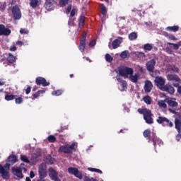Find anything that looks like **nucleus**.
I'll list each match as a JSON object with an SVG mask.
<instances>
[{"label": "nucleus", "mask_w": 181, "mask_h": 181, "mask_svg": "<svg viewBox=\"0 0 181 181\" xmlns=\"http://www.w3.org/2000/svg\"><path fill=\"white\" fill-rule=\"evenodd\" d=\"M138 112L139 114H142L144 115V119L146 121V124H148L151 125V124H153V118H152V112L149 109H142L139 108L138 109Z\"/></svg>", "instance_id": "obj_1"}, {"label": "nucleus", "mask_w": 181, "mask_h": 181, "mask_svg": "<svg viewBox=\"0 0 181 181\" xmlns=\"http://www.w3.org/2000/svg\"><path fill=\"white\" fill-rule=\"evenodd\" d=\"M23 163H21L20 167L15 168L13 167L11 169V172L14 176H16L19 179H23V174H22V172L24 171L25 173H26L27 170L23 167Z\"/></svg>", "instance_id": "obj_2"}, {"label": "nucleus", "mask_w": 181, "mask_h": 181, "mask_svg": "<svg viewBox=\"0 0 181 181\" xmlns=\"http://www.w3.org/2000/svg\"><path fill=\"white\" fill-rule=\"evenodd\" d=\"M119 74L124 78H128L131 74H134V69L128 66H120L119 67Z\"/></svg>", "instance_id": "obj_3"}, {"label": "nucleus", "mask_w": 181, "mask_h": 181, "mask_svg": "<svg viewBox=\"0 0 181 181\" xmlns=\"http://www.w3.org/2000/svg\"><path fill=\"white\" fill-rule=\"evenodd\" d=\"M75 146V143H73L71 145L66 144L62 146L59 149V152H63L64 153H73V151H76Z\"/></svg>", "instance_id": "obj_4"}, {"label": "nucleus", "mask_w": 181, "mask_h": 181, "mask_svg": "<svg viewBox=\"0 0 181 181\" xmlns=\"http://www.w3.org/2000/svg\"><path fill=\"white\" fill-rule=\"evenodd\" d=\"M0 175L3 179H8L9 177V167L6 164L4 166L0 165Z\"/></svg>", "instance_id": "obj_5"}, {"label": "nucleus", "mask_w": 181, "mask_h": 181, "mask_svg": "<svg viewBox=\"0 0 181 181\" xmlns=\"http://www.w3.org/2000/svg\"><path fill=\"white\" fill-rule=\"evenodd\" d=\"M155 84L160 90H163V88L165 87V83H166V79L163 78L160 76L156 77L154 80Z\"/></svg>", "instance_id": "obj_6"}, {"label": "nucleus", "mask_w": 181, "mask_h": 181, "mask_svg": "<svg viewBox=\"0 0 181 181\" xmlns=\"http://www.w3.org/2000/svg\"><path fill=\"white\" fill-rule=\"evenodd\" d=\"M167 79L168 80V81H173L174 83V87H179L180 78L177 75L169 74L167 76Z\"/></svg>", "instance_id": "obj_7"}, {"label": "nucleus", "mask_w": 181, "mask_h": 181, "mask_svg": "<svg viewBox=\"0 0 181 181\" xmlns=\"http://www.w3.org/2000/svg\"><path fill=\"white\" fill-rule=\"evenodd\" d=\"M68 172L71 173V175H74V176H76V177H78V179H83V175H81V173H80L78 169L76 168H68Z\"/></svg>", "instance_id": "obj_8"}, {"label": "nucleus", "mask_w": 181, "mask_h": 181, "mask_svg": "<svg viewBox=\"0 0 181 181\" xmlns=\"http://www.w3.org/2000/svg\"><path fill=\"white\" fill-rule=\"evenodd\" d=\"M155 64H156V61L155 59H151L146 63V69L150 73H153L155 70Z\"/></svg>", "instance_id": "obj_9"}, {"label": "nucleus", "mask_w": 181, "mask_h": 181, "mask_svg": "<svg viewBox=\"0 0 181 181\" xmlns=\"http://www.w3.org/2000/svg\"><path fill=\"white\" fill-rule=\"evenodd\" d=\"M13 15L14 17V19L19 20L21 18H22V13H21V9H19V7L14 6L13 7Z\"/></svg>", "instance_id": "obj_10"}, {"label": "nucleus", "mask_w": 181, "mask_h": 181, "mask_svg": "<svg viewBox=\"0 0 181 181\" xmlns=\"http://www.w3.org/2000/svg\"><path fill=\"white\" fill-rule=\"evenodd\" d=\"M11 35V30L5 28V25H0V36H9Z\"/></svg>", "instance_id": "obj_11"}, {"label": "nucleus", "mask_w": 181, "mask_h": 181, "mask_svg": "<svg viewBox=\"0 0 181 181\" xmlns=\"http://www.w3.org/2000/svg\"><path fill=\"white\" fill-rule=\"evenodd\" d=\"M17 161H18V158H16V156L11 155L6 160L7 163L6 165L9 168H11V165H13L14 163H16Z\"/></svg>", "instance_id": "obj_12"}, {"label": "nucleus", "mask_w": 181, "mask_h": 181, "mask_svg": "<svg viewBox=\"0 0 181 181\" xmlns=\"http://www.w3.org/2000/svg\"><path fill=\"white\" fill-rule=\"evenodd\" d=\"M36 84H37V86H42L43 87H47V86H49V83H47V81H46V79H45L44 78L42 77H38L36 78L35 81Z\"/></svg>", "instance_id": "obj_13"}, {"label": "nucleus", "mask_w": 181, "mask_h": 181, "mask_svg": "<svg viewBox=\"0 0 181 181\" xmlns=\"http://www.w3.org/2000/svg\"><path fill=\"white\" fill-rule=\"evenodd\" d=\"M161 91H166L169 94H175V88L172 85L167 84L161 89Z\"/></svg>", "instance_id": "obj_14"}, {"label": "nucleus", "mask_w": 181, "mask_h": 181, "mask_svg": "<svg viewBox=\"0 0 181 181\" xmlns=\"http://www.w3.org/2000/svg\"><path fill=\"white\" fill-rule=\"evenodd\" d=\"M153 87V85L152 84V82H151L150 81H146L145 82L144 91L146 93H151Z\"/></svg>", "instance_id": "obj_15"}, {"label": "nucleus", "mask_w": 181, "mask_h": 181, "mask_svg": "<svg viewBox=\"0 0 181 181\" xmlns=\"http://www.w3.org/2000/svg\"><path fill=\"white\" fill-rule=\"evenodd\" d=\"M122 42V37H118L117 39L115 40L112 43V46L113 49H118Z\"/></svg>", "instance_id": "obj_16"}, {"label": "nucleus", "mask_w": 181, "mask_h": 181, "mask_svg": "<svg viewBox=\"0 0 181 181\" xmlns=\"http://www.w3.org/2000/svg\"><path fill=\"white\" fill-rule=\"evenodd\" d=\"M141 75L139 74H135L134 75L131 74L128 78L132 83H138V79L140 78Z\"/></svg>", "instance_id": "obj_17"}, {"label": "nucleus", "mask_w": 181, "mask_h": 181, "mask_svg": "<svg viewBox=\"0 0 181 181\" xmlns=\"http://www.w3.org/2000/svg\"><path fill=\"white\" fill-rule=\"evenodd\" d=\"M165 101H166L170 107H177V102H176L175 98H168Z\"/></svg>", "instance_id": "obj_18"}, {"label": "nucleus", "mask_w": 181, "mask_h": 181, "mask_svg": "<svg viewBox=\"0 0 181 181\" xmlns=\"http://www.w3.org/2000/svg\"><path fill=\"white\" fill-rule=\"evenodd\" d=\"M49 176L51 177L52 180V179H57L58 178L57 177V172H56L54 170V169H53L52 168H50L49 169Z\"/></svg>", "instance_id": "obj_19"}, {"label": "nucleus", "mask_w": 181, "mask_h": 181, "mask_svg": "<svg viewBox=\"0 0 181 181\" xmlns=\"http://www.w3.org/2000/svg\"><path fill=\"white\" fill-rule=\"evenodd\" d=\"M44 161L48 165H53V163H54V159L50 156H47L46 157H45Z\"/></svg>", "instance_id": "obj_20"}, {"label": "nucleus", "mask_w": 181, "mask_h": 181, "mask_svg": "<svg viewBox=\"0 0 181 181\" xmlns=\"http://www.w3.org/2000/svg\"><path fill=\"white\" fill-rule=\"evenodd\" d=\"M175 129H177L178 134L181 132V122L179 119H175Z\"/></svg>", "instance_id": "obj_21"}, {"label": "nucleus", "mask_w": 181, "mask_h": 181, "mask_svg": "<svg viewBox=\"0 0 181 181\" xmlns=\"http://www.w3.org/2000/svg\"><path fill=\"white\" fill-rule=\"evenodd\" d=\"M41 0H30V6L31 8H36L39 6V4H40Z\"/></svg>", "instance_id": "obj_22"}, {"label": "nucleus", "mask_w": 181, "mask_h": 181, "mask_svg": "<svg viewBox=\"0 0 181 181\" xmlns=\"http://www.w3.org/2000/svg\"><path fill=\"white\" fill-rule=\"evenodd\" d=\"M87 37V33L84 32L82 35V37L80 42V46H86V39Z\"/></svg>", "instance_id": "obj_23"}, {"label": "nucleus", "mask_w": 181, "mask_h": 181, "mask_svg": "<svg viewBox=\"0 0 181 181\" xmlns=\"http://www.w3.org/2000/svg\"><path fill=\"white\" fill-rule=\"evenodd\" d=\"M166 30H168L170 32H177V30H179V26L177 25L169 26L166 28Z\"/></svg>", "instance_id": "obj_24"}, {"label": "nucleus", "mask_w": 181, "mask_h": 181, "mask_svg": "<svg viewBox=\"0 0 181 181\" xmlns=\"http://www.w3.org/2000/svg\"><path fill=\"white\" fill-rule=\"evenodd\" d=\"M7 60L8 62H9V63H15L16 57L13 56L12 54L9 53Z\"/></svg>", "instance_id": "obj_25"}, {"label": "nucleus", "mask_w": 181, "mask_h": 181, "mask_svg": "<svg viewBox=\"0 0 181 181\" xmlns=\"http://www.w3.org/2000/svg\"><path fill=\"white\" fill-rule=\"evenodd\" d=\"M156 121L158 124H163V122H166V121H168V118L159 116Z\"/></svg>", "instance_id": "obj_26"}, {"label": "nucleus", "mask_w": 181, "mask_h": 181, "mask_svg": "<svg viewBox=\"0 0 181 181\" xmlns=\"http://www.w3.org/2000/svg\"><path fill=\"white\" fill-rule=\"evenodd\" d=\"M153 47L151 44H146L144 46V49L145 52H151V50H152Z\"/></svg>", "instance_id": "obj_27"}, {"label": "nucleus", "mask_w": 181, "mask_h": 181, "mask_svg": "<svg viewBox=\"0 0 181 181\" xmlns=\"http://www.w3.org/2000/svg\"><path fill=\"white\" fill-rule=\"evenodd\" d=\"M39 175L40 179H45L46 176H47V171H42V170H39Z\"/></svg>", "instance_id": "obj_28"}, {"label": "nucleus", "mask_w": 181, "mask_h": 181, "mask_svg": "<svg viewBox=\"0 0 181 181\" xmlns=\"http://www.w3.org/2000/svg\"><path fill=\"white\" fill-rule=\"evenodd\" d=\"M138 37V35L136 33H132L129 35V40H135Z\"/></svg>", "instance_id": "obj_29"}, {"label": "nucleus", "mask_w": 181, "mask_h": 181, "mask_svg": "<svg viewBox=\"0 0 181 181\" xmlns=\"http://www.w3.org/2000/svg\"><path fill=\"white\" fill-rule=\"evenodd\" d=\"M143 100L144 103H146V104H148V105H151V103H152V99L150 96H145Z\"/></svg>", "instance_id": "obj_30"}, {"label": "nucleus", "mask_w": 181, "mask_h": 181, "mask_svg": "<svg viewBox=\"0 0 181 181\" xmlns=\"http://www.w3.org/2000/svg\"><path fill=\"white\" fill-rule=\"evenodd\" d=\"M105 57V60H106V62H107V63H111V62H112V60H114V58L112 57H111V55H110V54H106Z\"/></svg>", "instance_id": "obj_31"}, {"label": "nucleus", "mask_w": 181, "mask_h": 181, "mask_svg": "<svg viewBox=\"0 0 181 181\" xmlns=\"http://www.w3.org/2000/svg\"><path fill=\"white\" fill-rule=\"evenodd\" d=\"M5 100L6 101H12V100H15V95H6L5 96Z\"/></svg>", "instance_id": "obj_32"}, {"label": "nucleus", "mask_w": 181, "mask_h": 181, "mask_svg": "<svg viewBox=\"0 0 181 181\" xmlns=\"http://www.w3.org/2000/svg\"><path fill=\"white\" fill-rule=\"evenodd\" d=\"M166 101H163V100H159L158 104L159 105V107H160L161 108H166L167 105H166Z\"/></svg>", "instance_id": "obj_33"}, {"label": "nucleus", "mask_w": 181, "mask_h": 181, "mask_svg": "<svg viewBox=\"0 0 181 181\" xmlns=\"http://www.w3.org/2000/svg\"><path fill=\"white\" fill-rule=\"evenodd\" d=\"M100 13L102 15H105V13H107V8L104 4H101Z\"/></svg>", "instance_id": "obj_34"}, {"label": "nucleus", "mask_w": 181, "mask_h": 181, "mask_svg": "<svg viewBox=\"0 0 181 181\" xmlns=\"http://www.w3.org/2000/svg\"><path fill=\"white\" fill-rule=\"evenodd\" d=\"M129 52L127 50L123 51L121 54H120V57H122V59H127V57L128 56V54Z\"/></svg>", "instance_id": "obj_35"}, {"label": "nucleus", "mask_w": 181, "mask_h": 181, "mask_svg": "<svg viewBox=\"0 0 181 181\" xmlns=\"http://www.w3.org/2000/svg\"><path fill=\"white\" fill-rule=\"evenodd\" d=\"M85 17L81 16L80 17V20H79V26L80 28H83V25H84V21H85Z\"/></svg>", "instance_id": "obj_36"}, {"label": "nucleus", "mask_w": 181, "mask_h": 181, "mask_svg": "<svg viewBox=\"0 0 181 181\" xmlns=\"http://www.w3.org/2000/svg\"><path fill=\"white\" fill-rule=\"evenodd\" d=\"M88 169L90 172H96L97 173H100V174L103 173V171H101V170H100V169L93 168H88Z\"/></svg>", "instance_id": "obj_37"}, {"label": "nucleus", "mask_w": 181, "mask_h": 181, "mask_svg": "<svg viewBox=\"0 0 181 181\" xmlns=\"http://www.w3.org/2000/svg\"><path fill=\"white\" fill-rule=\"evenodd\" d=\"M168 46H173V49H175V50H177V49H179V46H180V45L179 44H175V43H171V42H168Z\"/></svg>", "instance_id": "obj_38"}, {"label": "nucleus", "mask_w": 181, "mask_h": 181, "mask_svg": "<svg viewBox=\"0 0 181 181\" xmlns=\"http://www.w3.org/2000/svg\"><path fill=\"white\" fill-rule=\"evenodd\" d=\"M21 160L23 162H25L26 163H29V159L28 158V157L26 156L21 155Z\"/></svg>", "instance_id": "obj_39"}, {"label": "nucleus", "mask_w": 181, "mask_h": 181, "mask_svg": "<svg viewBox=\"0 0 181 181\" xmlns=\"http://www.w3.org/2000/svg\"><path fill=\"white\" fill-rule=\"evenodd\" d=\"M144 136H145V138H148V136H151V130L150 129L145 130L144 132Z\"/></svg>", "instance_id": "obj_40"}, {"label": "nucleus", "mask_w": 181, "mask_h": 181, "mask_svg": "<svg viewBox=\"0 0 181 181\" xmlns=\"http://www.w3.org/2000/svg\"><path fill=\"white\" fill-rule=\"evenodd\" d=\"M63 93V90H58L56 91H53L52 92V95H62V94Z\"/></svg>", "instance_id": "obj_41"}, {"label": "nucleus", "mask_w": 181, "mask_h": 181, "mask_svg": "<svg viewBox=\"0 0 181 181\" xmlns=\"http://www.w3.org/2000/svg\"><path fill=\"white\" fill-rule=\"evenodd\" d=\"M69 1L70 0H60L59 4L61 6H66L69 4Z\"/></svg>", "instance_id": "obj_42"}, {"label": "nucleus", "mask_w": 181, "mask_h": 181, "mask_svg": "<svg viewBox=\"0 0 181 181\" xmlns=\"http://www.w3.org/2000/svg\"><path fill=\"white\" fill-rule=\"evenodd\" d=\"M6 2L1 3L0 11H1V12H4V10L6 9Z\"/></svg>", "instance_id": "obj_43"}, {"label": "nucleus", "mask_w": 181, "mask_h": 181, "mask_svg": "<svg viewBox=\"0 0 181 181\" xmlns=\"http://www.w3.org/2000/svg\"><path fill=\"white\" fill-rule=\"evenodd\" d=\"M49 142H55L56 141V137L53 135H51L48 137Z\"/></svg>", "instance_id": "obj_44"}, {"label": "nucleus", "mask_w": 181, "mask_h": 181, "mask_svg": "<svg viewBox=\"0 0 181 181\" xmlns=\"http://www.w3.org/2000/svg\"><path fill=\"white\" fill-rule=\"evenodd\" d=\"M20 33L21 35H28V33H29V30H28L27 29L22 28L20 30Z\"/></svg>", "instance_id": "obj_45"}, {"label": "nucleus", "mask_w": 181, "mask_h": 181, "mask_svg": "<svg viewBox=\"0 0 181 181\" xmlns=\"http://www.w3.org/2000/svg\"><path fill=\"white\" fill-rule=\"evenodd\" d=\"M121 86H122V88H123V90H127V81H122V82H121Z\"/></svg>", "instance_id": "obj_46"}, {"label": "nucleus", "mask_w": 181, "mask_h": 181, "mask_svg": "<svg viewBox=\"0 0 181 181\" xmlns=\"http://www.w3.org/2000/svg\"><path fill=\"white\" fill-rule=\"evenodd\" d=\"M39 170L46 171V164L42 163L39 167Z\"/></svg>", "instance_id": "obj_47"}, {"label": "nucleus", "mask_w": 181, "mask_h": 181, "mask_svg": "<svg viewBox=\"0 0 181 181\" xmlns=\"http://www.w3.org/2000/svg\"><path fill=\"white\" fill-rule=\"evenodd\" d=\"M22 101H23V98L21 97L16 98V104H21Z\"/></svg>", "instance_id": "obj_48"}, {"label": "nucleus", "mask_w": 181, "mask_h": 181, "mask_svg": "<svg viewBox=\"0 0 181 181\" xmlns=\"http://www.w3.org/2000/svg\"><path fill=\"white\" fill-rule=\"evenodd\" d=\"M165 122L168 124V127H170V128H172V127H173V123L170 122L168 119V121H166Z\"/></svg>", "instance_id": "obj_49"}, {"label": "nucleus", "mask_w": 181, "mask_h": 181, "mask_svg": "<svg viewBox=\"0 0 181 181\" xmlns=\"http://www.w3.org/2000/svg\"><path fill=\"white\" fill-rule=\"evenodd\" d=\"M95 43H96L95 40H92V41L89 43V46H90V47L95 46Z\"/></svg>", "instance_id": "obj_50"}, {"label": "nucleus", "mask_w": 181, "mask_h": 181, "mask_svg": "<svg viewBox=\"0 0 181 181\" xmlns=\"http://www.w3.org/2000/svg\"><path fill=\"white\" fill-rule=\"evenodd\" d=\"M173 71H175V73H177L179 71V68L174 66L172 68Z\"/></svg>", "instance_id": "obj_51"}, {"label": "nucleus", "mask_w": 181, "mask_h": 181, "mask_svg": "<svg viewBox=\"0 0 181 181\" xmlns=\"http://www.w3.org/2000/svg\"><path fill=\"white\" fill-rule=\"evenodd\" d=\"M169 39H170V40H177L176 37H175L174 35H170Z\"/></svg>", "instance_id": "obj_52"}, {"label": "nucleus", "mask_w": 181, "mask_h": 181, "mask_svg": "<svg viewBox=\"0 0 181 181\" xmlns=\"http://www.w3.org/2000/svg\"><path fill=\"white\" fill-rule=\"evenodd\" d=\"M176 139H177V141H180V139H181L180 133H178V134L176 135Z\"/></svg>", "instance_id": "obj_53"}, {"label": "nucleus", "mask_w": 181, "mask_h": 181, "mask_svg": "<svg viewBox=\"0 0 181 181\" xmlns=\"http://www.w3.org/2000/svg\"><path fill=\"white\" fill-rule=\"evenodd\" d=\"M85 47L86 46L84 45H79V50H81V52H84Z\"/></svg>", "instance_id": "obj_54"}, {"label": "nucleus", "mask_w": 181, "mask_h": 181, "mask_svg": "<svg viewBox=\"0 0 181 181\" xmlns=\"http://www.w3.org/2000/svg\"><path fill=\"white\" fill-rule=\"evenodd\" d=\"M71 11V6H69L66 9V13H70Z\"/></svg>", "instance_id": "obj_55"}, {"label": "nucleus", "mask_w": 181, "mask_h": 181, "mask_svg": "<svg viewBox=\"0 0 181 181\" xmlns=\"http://www.w3.org/2000/svg\"><path fill=\"white\" fill-rule=\"evenodd\" d=\"M30 177H31V179H33V177H35V173H33V171H30Z\"/></svg>", "instance_id": "obj_56"}, {"label": "nucleus", "mask_w": 181, "mask_h": 181, "mask_svg": "<svg viewBox=\"0 0 181 181\" xmlns=\"http://www.w3.org/2000/svg\"><path fill=\"white\" fill-rule=\"evenodd\" d=\"M30 93V86H28L25 90V93L29 94Z\"/></svg>", "instance_id": "obj_57"}, {"label": "nucleus", "mask_w": 181, "mask_h": 181, "mask_svg": "<svg viewBox=\"0 0 181 181\" xmlns=\"http://www.w3.org/2000/svg\"><path fill=\"white\" fill-rule=\"evenodd\" d=\"M74 15H76V9H73L71 11V16H74Z\"/></svg>", "instance_id": "obj_58"}, {"label": "nucleus", "mask_w": 181, "mask_h": 181, "mask_svg": "<svg viewBox=\"0 0 181 181\" xmlns=\"http://www.w3.org/2000/svg\"><path fill=\"white\" fill-rule=\"evenodd\" d=\"M116 78H117V81H119V83H121V82H122V80H121V78L119 77V76H117L116 77Z\"/></svg>", "instance_id": "obj_59"}, {"label": "nucleus", "mask_w": 181, "mask_h": 181, "mask_svg": "<svg viewBox=\"0 0 181 181\" xmlns=\"http://www.w3.org/2000/svg\"><path fill=\"white\" fill-rule=\"evenodd\" d=\"M33 97L34 98H33V100H35V98H37V97H39V93L34 94Z\"/></svg>", "instance_id": "obj_60"}, {"label": "nucleus", "mask_w": 181, "mask_h": 181, "mask_svg": "<svg viewBox=\"0 0 181 181\" xmlns=\"http://www.w3.org/2000/svg\"><path fill=\"white\" fill-rule=\"evenodd\" d=\"M138 54L139 56H141L142 57H145V53H144V52H138Z\"/></svg>", "instance_id": "obj_61"}, {"label": "nucleus", "mask_w": 181, "mask_h": 181, "mask_svg": "<svg viewBox=\"0 0 181 181\" xmlns=\"http://www.w3.org/2000/svg\"><path fill=\"white\" fill-rule=\"evenodd\" d=\"M10 50H11V52H15V50H16V47H11V48H10Z\"/></svg>", "instance_id": "obj_62"}, {"label": "nucleus", "mask_w": 181, "mask_h": 181, "mask_svg": "<svg viewBox=\"0 0 181 181\" xmlns=\"http://www.w3.org/2000/svg\"><path fill=\"white\" fill-rule=\"evenodd\" d=\"M16 45H23V43L22 42H21V41H18L16 42Z\"/></svg>", "instance_id": "obj_63"}, {"label": "nucleus", "mask_w": 181, "mask_h": 181, "mask_svg": "<svg viewBox=\"0 0 181 181\" xmlns=\"http://www.w3.org/2000/svg\"><path fill=\"white\" fill-rule=\"evenodd\" d=\"M25 181H32L29 177H27Z\"/></svg>", "instance_id": "obj_64"}]
</instances>
